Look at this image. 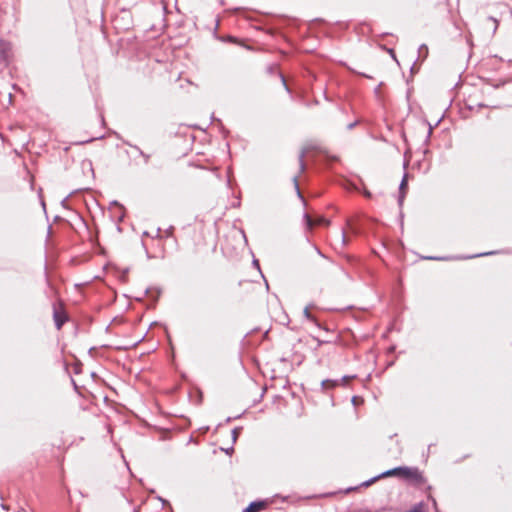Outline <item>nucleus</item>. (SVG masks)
<instances>
[{"instance_id":"24","label":"nucleus","mask_w":512,"mask_h":512,"mask_svg":"<svg viewBox=\"0 0 512 512\" xmlns=\"http://www.w3.org/2000/svg\"><path fill=\"white\" fill-rule=\"evenodd\" d=\"M360 123V120H354L353 122L349 123L347 125V130H352L354 129L358 124Z\"/></svg>"},{"instance_id":"52","label":"nucleus","mask_w":512,"mask_h":512,"mask_svg":"<svg viewBox=\"0 0 512 512\" xmlns=\"http://www.w3.org/2000/svg\"><path fill=\"white\" fill-rule=\"evenodd\" d=\"M60 217L59 216H55V221L59 220Z\"/></svg>"},{"instance_id":"2","label":"nucleus","mask_w":512,"mask_h":512,"mask_svg":"<svg viewBox=\"0 0 512 512\" xmlns=\"http://www.w3.org/2000/svg\"><path fill=\"white\" fill-rule=\"evenodd\" d=\"M498 253H500V252L499 251H489V252H482V253H477V254L468 255V256H425V257H423V259L434 260V261L464 260V259H472V258L494 255V254H498Z\"/></svg>"},{"instance_id":"50","label":"nucleus","mask_w":512,"mask_h":512,"mask_svg":"<svg viewBox=\"0 0 512 512\" xmlns=\"http://www.w3.org/2000/svg\"><path fill=\"white\" fill-rule=\"evenodd\" d=\"M428 153H429V150H428V149H425V150H424V154L426 155V154H428Z\"/></svg>"},{"instance_id":"34","label":"nucleus","mask_w":512,"mask_h":512,"mask_svg":"<svg viewBox=\"0 0 512 512\" xmlns=\"http://www.w3.org/2000/svg\"><path fill=\"white\" fill-rule=\"evenodd\" d=\"M233 452H234V448H233V447H229V448H227V449L225 450V453H226V454H229V455H231Z\"/></svg>"},{"instance_id":"51","label":"nucleus","mask_w":512,"mask_h":512,"mask_svg":"<svg viewBox=\"0 0 512 512\" xmlns=\"http://www.w3.org/2000/svg\"><path fill=\"white\" fill-rule=\"evenodd\" d=\"M318 103H319L318 100L313 101V104H315V105H317Z\"/></svg>"},{"instance_id":"20","label":"nucleus","mask_w":512,"mask_h":512,"mask_svg":"<svg viewBox=\"0 0 512 512\" xmlns=\"http://www.w3.org/2000/svg\"><path fill=\"white\" fill-rule=\"evenodd\" d=\"M242 429H243V428H242L241 426H239V427H235V428L232 430V432H231V436H232V441H233V443H236V441H237V439H238V437H239V435H240V433H241Z\"/></svg>"},{"instance_id":"32","label":"nucleus","mask_w":512,"mask_h":512,"mask_svg":"<svg viewBox=\"0 0 512 512\" xmlns=\"http://www.w3.org/2000/svg\"><path fill=\"white\" fill-rule=\"evenodd\" d=\"M252 263H253L254 267H256L258 270H260V264H259V261L257 259H254Z\"/></svg>"},{"instance_id":"43","label":"nucleus","mask_w":512,"mask_h":512,"mask_svg":"<svg viewBox=\"0 0 512 512\" xmlns=\"http://www.w3.org/2000/svg\"><path fill=\"white\" fill-rule=\"evenodd\" d=\"M150 293H152V290H151V289H149V288H147V289L145 290V294L147 295V294H150Z\"/></svg>"},{"instance_id":"21","label":"nucleus","mask_w":512,"mask_h":512,"mask_svg":"<svg viewBox=\"0 0 512 512\" xmlns=\"http://www.w3.org/2000/svg\"><path fill=\"white\" fill-rule=\"evenodd\" d=\"M425 124L428 125V132H427L426 139L424 141V144L427 145L429 143V141H430V137L432 135V131H433L434 127L429 122H427V121H425Z\"/></svg>"},{"instance_id":"6","label":"nucleus","mask_w":512,"mask_h":512,"mask_svg":"<svg viewBox=\"0 0 512 512\" xmlns=\"http://www.w3.org/2000/svg\"><path fill=\"white\" fill-rule=\"evenodd\" d=\"M268 506L267 500L252 501L242 512H260Z\"/></svg>"},{"instance_id":"7","label":"nucleus","mask_w":512,"mask_h":512,"mask_svg":"<svg viewBox=\"0 0 512 512\" xmlns=\"http://www.w3.org/2000/svg\"><path fill=\"white\" fill-rule=\"evenodd\" d=\"M266 72L270 75H277L280 80H281V83L284 87V89L288 92V93H291V89L289 88L288 84H287V81H286V78L284 76V74L281 72V71H278L277 67L275 65H269L267 68H266Z\"/></svg>"},{"instance_id":"26","label":"nucleus","mask_w":512,"mask_h":512,"mask_svg":"<svg viewBox=\"0 0 512 512\" xmlns=\"http://www.w3.org/2000/svg\"><path fill=\"white\" fill-rule=\"evenodd\" d=\"M416 62H417V60H415V61L413 62V64H412V66L410 67V73H411V75H414L415 73H417V72H418V68L416 67Z\"/></svg>"},{"instance_id":"25","label":"nucleus","mask_w":512,"mask_h":512,"mask_svg":"<svg viewBox=\"0 0 512 512\" xmlns=\"http://www.w3.org/2000/svg\"><path fill=\"white\" fill-rule=\"evenodd\" d=\"M428 498L432 501V505H433V508H434L435 512H440L439 509H438V505H437L436 499L434 497H432L431 495Z\"/></svg>"},{"instance_id":"48","label":"nucleus","mask_w":512,"mask_h":512,"mask_svg":"<svg viewBox=\"0 0 512 512\" xmlns=\"http://www.w3.org/2000/svg\"><path fill=\"white\" fill-rule=\"evenodd\" d=\"M76 374L79 373V368L78 367H75V371H74Z\"/></svg>"},{"instance_id":"47","label":"nucleus","mask_w":512,"mask_h":512,"mask_svg":"<svg viewBox=\"0 0 512 512\" xmlns=\"http://www.w3.org/2000/svg\"><path fill=\"white\" fill-rule=\"evenodd\" d=\"M316 251H317V253H318L319 255L323 256V254L321 253V251H320L318 248H316Z\"/></svg>"},{"instance_id":"12","label":"nucleus","mask_w":512,"mask_h":512,"mask_svg":"<svg viewBox=\"0 0 512 512\" xmlns=\"http://www.w3.org/2000/svg\"><path fill=\"white\" fill-rule=\"evenodd\" d=\"M381 479L379 475L377 476H374L364 482H362L359 486H355V487H348L347 489H345V493H350L352 491H355L357 490L359 487H369L370 485H372L373 483H375L377 480Z\"/></svg>"},{"instance_id":"8","label":"nucleus","mask_w":512,"mask_h":512,"mask_svg":"<svg viewBox=\"0 0 512 512\" xmlns=\"http://www.w3.org/2000/svg\"><path fill=\"white\" fill-rule=\"evenodd\" d=\"M53 319H54L56 328L59 330L62 328V326L68 320V317L65 312H59L56 308H54Z\"/></svg>"},{"instance_id":"44","label":"nucleus","mask_w":512,"mask_h":512,"mask_svg":"<svg viewBox=\"0 0 512 512\" xmlns=\"http://www.w3.org/2000/svg\"><path fill=\"white\" fill-rule=\"evenodd\" d=\"M51 231H52V226H51V225H49V226H48V235H50V234H51Z\"/></svg>"},{"instance_id":"10","label":"nucleus","mask_w":512,"mask_h":512,"mask_svg":"<svg viewBox=\"0 0 512 512\" xmlns=\"http://www.w3.org/2000/svg\"><path fill=\"white\" fill-rule=\"evenodd\" d=\"M123 143L131 148H133L134 150H136L138 152V154L143 158V161H144V164H148L149 161H150V155L145 153L139 146L137 145H134L132 144L131 142L127 141V140H123Z\"/></svg>"},{"instance_id":"13","label":"nucleus","mask_w":512,"mask_h":512,"mask_svg":"<svg viewBox=\"0 0 512 512\" xmlns=\"http://www.w3.org/2000/svg\"><path fill=\"white\" fill-rule=\"evenodd\" d=\"M402 466L394 467L392 469L386 470L379 474L380 478L386 477H398L400 478Z\"/></svg>"},{"instance_id":"41","label":"nucleus","mask_w":512,"mask_h":512,"mask_svg":"<svg viewBox=\"0 0 512 512\" xmlns=\"http://www.w3.org/2000/svg\"><path fill=\"white\" fill-rule=\"evenodd\" d=\"M128 271H129L128 269H125V270H124L123 275H122V278H125V277H126V275H127Z\"/></svg>"},{"instance_id":"38","label":"nucleus","mask_w":512,"mask_h":512,"mask_svg":"<svg viewBox=\"0 0 512 512\" xmlns=\"http://www.w3.org/2000/svg\"><path fill=\"white\" fill-rule=\"evenodd\" d=\"M388 52H389V54H391V55H392V57H393L394 59L396 58V57H395V54H394V50H393V49H388Z\"/></svg>"},{"instance_id":"28","label":"nucleus","mask_w":512,"mask_h":512,"mask_svg":"<svg viewBox=\"0 0 512 512\" xmlns=\"http://www.w3.org/2000/svg\"><path fill=\"white\" fill-rule=\"evenodd\" d=\"M347 224L354 233H358L357 228L352 225L351 220H348Z\"/></svg>"},{"instance_id":"46","label":"nucleus","mask_w":512,"mask_h":512,"mask_svg":"<svg viewBox=\"0 0 512 512\" xmlns=\"http://www.w3.org/2000/svg\"><path fill=\"white\" fill-rule=\"evenodd\" d=\"M41 205H42L43 209L45 210L46 206H45V202L43 200L41 201Z\"/></svg>"},{"instance_id":"35","label":"nucleus","mask_w":512,"mask_h":512,"mask_svg":"<svg viewBox=\"0 0 512 512\" xmlns=\"http://www.w3.org/2000/svg\"><path fill=\"white\" fill-rule=\"evenodd\" d=\"M317 342H318V346H321L325 343H328L329 341H323V340L317 339Z\"/></svg>"},{"instance_id":"42","label":"nucleus","mask_w":512,"mask_h":512,"mask_svg":"<svg viewBox=\"0 0 512 512\" xmlns=\"http://www.w3.org/2000/svg\"><path fill=\"white\" fill-rule=\"evenodd\" d=\"M67 198H68V197L64 198V199L62 200V202H61V204H62L64 207H65V205H66Z\"/></svg>"},{"instance_id":"39","label":"nucleus","mask_w":512,"mask_h":512,"mask_svg":"<svg viewBox=\"0 0 512 512\" xmlns=\"http://www.w3.org/2000/svg\"><path fill=\"white\" fill-rule=\"evenodd\" d=\"M71 382H72L75 390H77V384H76V382H75V380L73 378H71Z\"/></svg>"},{"instance_id":"5","label":"nucleus","mask_w":512,"mask_h":512,"mask_svg":"<svg viewBox=\"0 0 512 512\" xmlns=\"http://www.w3.org/2000/svg\"><path fill=\"white\" fill-rule=\"evenodd\" d=\"M408 191V173L405 172L399 184L398 205L402 207Z\"/></svg>"},{"instance_id":"3","label":"nucleus","mask_w":512,"mask_h":512,"mask_svg":"<svg viewBox=\"0 0 512 512\" xmlns=\"http://www.w3.org/2000/svg\"><path fill=\"white\" fill-rule=\"evenodd\" d=\"M356 375H345L341 379H325L321 381V388L324 392L334 389L340 384L346 385L347 381L350 379H354Z\"/></svg>"},{"instance_id":"27","label":"nucleus","mask_w":512,"mask_h":512,"mask_svg":"<svg viewBox=\"0 0 512 512\" xmlns=\"http://www.w3.org/2000/svg\"><path fill=\"white\" fill-rule=\"evenodd\" d=\"M341 240H342V244L343 245H347L348 244V239H347V237L345 235V231L344 230H342V232H341Z\"/></svg>"},{"instance_id":"29","label":"nucleus","mask_w":512,"mask_h":512,"mask_svg":"<svg viewBox=\"0 0 512 512\" xmlns=\"http://www.w3.org/2000/svg\"><path fill=\"white\" fill-rule=\"evenodd\" d=\"M240 417H241V415H238V416H235V417H227L226 420H225V423H230L232 420L238 419Z\"/></svg>"},{"instance_id":"14","label":"nucleus","mask_w":512,"mask_h":512,"mask_svg":"<svg viewBox=\"0 0 512 512\" xmlns=\"http://www.w3.org/2000/svg\"><path fill=\"white\" fill-rule=\"evenodd\" d=\"M299 175H295L293 176L292 178V181H293V185H294V188H295V191H296V194L298 196V198L303 202L304 205H306V201L304 199V196L300 190V187H299Z\"/></svg>"},{"instance_id":"15","label":"nucleus","mask_w":512,"mask_h":512,"mask_svg":"<svg viewBox=\"0 0 512 512\" xmlns=\"http://www.w3.org/2000/svg\"><path fill=\"white\" fill-rule=\"evenodd\" d=\"M304 317L310 321L316 324L319 328H322L321 324L317 321V319L310 313L309 307H305L303 310Z\"/></svg>"},{"instance_id":"31","label":"nucleus","mask_w":512,"mask_h":512,"mask_svg":"<svg viewBox=\"0 0 512 512\" xmlns=\"http://www.w3.org/2000/svg\"><path fill=\"white\" fill-rule=\"evenodd\" d=\"M363 195H364V197H366V198H371V197H372L371 192H370V191H368V190H364V191H363Z\"/></svg>"},{"instance_id":"37","label":"nucleus","mask_w":512,"mask_h":512,"mask_svg":"<svg viewBox=\"0 0 512 512\" xmlns=\"http://www.w3.org/2000/svg\"><path fill=\"white\" fill-rule=\"evenodd\" d=\"M158 500H160L163 505L168 504V501L163 499L162 497H158Z\"/></svg>"},{"instance_id":"1","label":"nucleus","mask_w":512,"mask_h":512,"mask_svg":"<svg viewBox=\"0 0 512 512\" xmlns=\"http://www.w3.org/2000/svg\"><path fill=\"white\" fill-rule=\"evenodd\" d=\"M400 478L413 481L415 483L425 482V478L417 467L402 466Z\"/></svg>"},{"instance_id":"22","label":"nucleus","mask_w":512,"mask_h":512,"mask_svg":"<svg viewBox=\"0 0 512 512\" xmlns=\"http://www.w3.org/2000/svg\"><path fill=\"white\" fill-rule=\"evenodd\" d=\"M351 402L354 406H357L359 403L363 402V399L359 396H353Z\"/></svg>"},{"instance_id":"40","label":"nucleus","mask_w":512,"mask_h":512,"mask_svg":"<svg viewBox=\"0 0 512 512\" xmlns=\"http://www.w3.org/2000/svg\"><path fill=\"white\" fill-rule=\"evenodd\" d=\"M408 164H409L408 160H405V161H404V164H403L404 169H406V168H407Z\"/></svg>"},{"instance_id":"49","label":"nucleus","mask_w":512,"mask_h":512,"mask_svg":"<svg viewBox=\"0 0 512 512\" xmlns=\"http://www.w3.org/2000/svg\"><path fill=\"white\" fill-rule=\"evenodd\" d=\"M218 2H219L221 5H224V1H223V0H218Z\"/></svg>"},{"instance_id":"11","label":"nucleus","mask_w":512,"mask_h":512,"mask_svg":"<svg viewBox=\"0 0 512 512\" xmlns=\"http://www.w3.org/2000/svg\"><path fill=\"white\" fill-rule=\"evenodd\" d=\"M381 479L379 475L377 476H374L364 482H362L359 486H355V487H348L347 489H345V493H350L352 491H355L357 490L359 487H369L370 485H372L373 483H375L377 480Z\"/></svg>"},{"instance_id":"30","label":"nucleus","mask_w":512,"mask_h":512,"mask_svg":"<svg viewBox=\"0 0 512 512\" xmlns=\"http://www.w3.org/2000/svg\"><path fill=\"white\" fill-rule=\"evenodd\" d=\"M159 295H160V290L159 289H156L155 290V295L153 296V300L154 301H157L158 298H159Z\"/></svg>"},{"instance_id":"53","label":"nucleus","mask_w":512,"mask_h":512,"mask_svg":"<svg viewBox=\"0 0 512 512\" xmlns=\"http://www.w3.org/2000/svg\"><path fill=\"white\" fill-rule=\"evenodd\" d=\"M93 140H94V138L89 139V140H87L86 142H92Z\"/></svg>"},{"instance_id":"17","label":"nucleus","mask_w":512,"mask_h":512,"mask_svg":"<svg viewBox=\"0 0 512 512\" xmlns=\"http://www.w3.org/2000/svg\"><path fill=\"white\" fill-rule=\"evenodd\" d=\"M304 157H305V150H301L300 154H299V172L302 173L305 171L306 169V164L304 162Z\"/></svg>"},{"instance_id":"36","label":"nucleus","mask_w":512,"mask_h":512,"mask_svg":"<svg viewBox=\"0 0 512 512\" xmlns=\"http://www.w3.org/2000/svg\"><path fill=\"white\" fill-rule=\"evenodd\" d=\"M112 204L118 206L121 210L123 209V206L117 201H113Z\"/></svg>"},{"instance_id":"45","label":"nucleus","mask_w":512,"mask_h":512,"mask_svg":"<svg viewBox=\"0 0 512 512\" xmlns=\"http://www.w3.org/2000/svg\"><path fill=\"white\" fill-rule=\"evenodd\" d=\"M160 232H161V229H160V228H158V229H157V237H160Z\"/></svg>"},{"instance_id":"23","label":"nucleus","mask_w":512,"mask_h":512,"mask_svg":"<svg viewBox=\"0 0 512 512\" xmlns=\"http://www.w3.org/2000/svg\"><path fill=\"white\" fill-rule=\"evenodd\" d=\"M173 233H174V226H169V227L165 230V236H166V237H173Z\"/></svg>"},{"instance_id":"19","label":"nucleus","mask_w":512,"mask_h":512,"mask_svg":"<svg viewBox=\"0 0 512 512\" xmlns=\"http://www.w3.org/2000/svg\"><path fill=\"white\" fill-rule=\"evenodd\" d=\"M486 25L489 24V23H492L493 27H492V32L493 34L497 31V28H498V20L495 19L494 17L492 16H489L486 18Z\"/></svg>"},{"instance_id":"4","label":"nucleus","mask_w":512,"mask_h":512,"mask_svg":"<svg viewBox=\"0 0 512 512\" xmlns=\"http://www.w3.org/2000/svg\"><path fill=\"white\" fill-rule=\"evenodd\" d=\"M303 220L308 229H312L315 225L329 226L330 221L323 216H318L316 222L311 218L308 213H304Z\"/></svg>"},{"instance_id":"9","label":"nucleus","mask_w":512,"mask_h":512,"mask_svg":"<svg viewBox=\"0 0 512 512\" xmlns=\"http://www.w3.org/2000/svg\"><path fill=\"white\" fill-rule=\"evenodd\" d=\"M10 50V43L0 40V61H5L8 58Z\"/></svg>"},{"instance_id":"16","label":"nucleus","mask_w":512,"mask_h":512,"mask_svg":"<svg viewBox=\"0 0 512 512\" xmlns=\"http://www.w3.org/2000/svg\"><path fill=\"white\" fill-rule=\"evenodd\" d=\"M428 56V47L426 44H421L418 48V60L419 58H422V60L426 59Z\"/></svg>"},{"instance_id":"33","label":"nucleus","mask_w":512,"mask_h":512,"mask_svg":"<svg viewBox=\"0 0 512 512\" xmlns=\"http://www.w3.org/2000/svg\"><path fill=\"white\" fill-rule=\"evenodd\" d=\"M352 72H353V73H355V74L361 75V76H363V77H366V78H371V76H369V75H367V74H365V73H359V72H357V71H355V70H352Z\"/></svg>"},{"instance_id":"18","label":"nucleus","mask_w":512,"mask_h":512,"mask_svg":"<svg viewBox=\"0 0 512 512\" xmlns=\"http://www.w3.org/2000/svg\"><path fill=\"white\" fill-rule=\"evenodd\" d=\"M425 503L423 501L416 503L412 508L406 510L405 512H425L424 510Z\"/></svg>"}]
</instances>
